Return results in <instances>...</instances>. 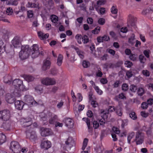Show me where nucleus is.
I'll use <instances>...</instances> for the list:
<instances>
[{
	"mask_svg": "<svg viewBox=\"0 0 153 153\" xmlns=\"http://www.w3.org/2000/svg\"><path fill=\"white\" fill-rule=\"evenodd\" d=\"M31 52V56L33 58L37 57L39 55H43L42 51L40 52L38 46L37 44L33 45L32 49H30L28 45L22 46L21 50L19 53V56L21 60H23L27 58Z\"/></svg>",
	"mask_w": 153,
	"mask_h": 153,
	"instance_id": "obj_1",
	"label": "nucleus"
},
{
	"mask_svg": "<svg viewBox=\"0 0 153 153\" xmlns=\"http://www.w3.org/2000/svg\"><path fill=\"white\" fill-rule=\"evenodd\" d=\"M12 84L15 89L18 91H24L27 90V88L23 83V81L19 79H15L12 82Z\"/></svg>",
	"mask_w": 153,
	"mask_h": 153,
	"instance_id": "obj_2",
	"label": "nucleus"
},
{
	"mask_svg": "<svg viewBox=\"0 0 153 153\" xmlns=\"http://www.w3.org/2000/svg\"><path fill=\"white\" fill-rule=\"evenodd\" d=\"M24 100L25 104L29 107H31L37 105V102L33 97L30 95H26L24 97Z\"/></svg>",
	"mask_w": 153,
	"mask_h": 153,
	"instance_id": "obj_3",
	"label": "nucleus"
},
{
	"mask_svg": "<svg viewBox=\"0 0 153 153\" xmlns=\"http://www.w3.org/2000/svg\"><path fill=\"white\" fill-rule=\"evenodd\" d=\"M10 149L14 153H19L21 151V147L18 142L13 141L11 142Z\"/></svg>",
	"mask_w": 153,
	"mask_h": 153,
	"instance_id": "obj_4",
	"label": "nucleus"
},
{
	"mask_svg": "<svg viewBox=\"0 0 153 153\" xmlns=\"http://www.w3.org/2000/svg\"><path fill=\"white\" fill-rule=\"evenodd\" d=\"M20 122L22 126L25 127L29 126L32 124V118L30 117L22 118Z\"/></svg>",
	"mask_w": 153,
	"mask_h": 153,
	"instance_id": "obj_5",
	"label": "nucleus"
},
{
	"mask_svg": "<svg viewBox=\"0 0 153 153\" xmlns=\"http://www.w3.org/2000/svg\"><path fill=\"white\" fill-rule=\"evenodd\" d=\"M10 117V111L7 109L1 111V119L3 121L9 120Z\"/></svg>",
	"mask_w": 153,
	"mask_h": 153,
	"instance_id": "obj_6",
	"label": "nucleus"
},
{
	"mask_svg": "<svg viewBox=\"0 0 153 153\" xmlns=\"http://www.w3.org/2000/svg\"><path fill=\"white\" fill-rule=\"evenodd\" d=\"M41 82L42 84L46 85H53L56 83L54 79L48 77L42 79Z\"/></svg>",
	"mask_w": 153,
	"mask_h": 153,
	"instance_id": "obj_7",
	"label": "nucleus"
},
{
	"mask_svg": "<svg viewBox=\"0 0 153 153\" xmlns=\"http://www.w3.org/2000/svg\"><path fill=\"white\" fill-rule=\"evenodd\" d=\"M134 141H135L136 144L137 145L141 144L143 143L144 138L141 136L140 132H137Z\"/></svg>",
	"mask_w": 153,
	"mask_h": 153,
	"instance_id": "obj_8",
	"label": "nucleus"
},
{
	"mask_svg": "<svg viewBox=\"0 0 153 153\" xmlns=\"http://www.w3.org/2000/svg\"><path fill=\"white\" fill-rule=\"evenodd\" d=\"M13 46L15 48L20 47L21 44L20 42V37L16 36L11 41Z\"/></svg>",
	"mask_w": 153,
	"mask_h": 153,
	"instance_id": "obj_9",
	"label": "nucleus"
},
{
	"mask_svg": "<svg viewBox=\"0 0 153 153\" xmlns=\"http://www.w3.org/2000/svg\"><path fill=\"white\" fill-rule=\"evenodd\" d=\"M41 135L43 137H46L51 134V130L49 128H41L40 129Z\"/></svg>",
	"mask_w": 153,
	"mask_h": 153,
	"instance_id": "obj_10",
	"label": "nucleus"
},
{
	"mask_svg": "<svg viewBox=\"0 0 153 153\" xmlns=\"http://www.w3.org/2000/svg\"><path fill=\"white\" fill-rule=\"evenodd\" d=\"M41 148L45 150H46L51 148V143L50 141L48 140L42 141L41 144Z\"/></svg>",
	"mask_w": 153,
	"mask_h": 153,
	"instance_id": "obj_11",
	"label": "nucleus"
},
{
	"mask_svg": "<svg viewBox=\"0 0 153 153\" xmlns=\"http://www.w3.org/2000/svg\"><path fill=\"white\" fill-rule=\"evenodd\" d=\"M101 117L102 119H101L99 120L100 124V125L103 126L105 123V119H106L108 117V113L105 112L104 110L102 109L101 110Z\"/></svg>",
	"mask_w": 153,
	"mask_h": 153,
	"instance_id": "obj_12",
	"label": "nucleus"
},
{
	"mask_svg": "<svg viewBox=\"0 0 153 153\" xmlns=\"http://www.w3.org/2000/svg\"><path fill=\"white\" fill-rule=\"evenodd\" d=\"M26 134L27 138H28L30 140H35L37 138V136L35 131H32L30 132L28 131H26Z\"/></svg>",
	"mask_w": 153,
	"mask_h": 153,
	"instance_id": "obj_13",
	"label": "nucleus"
},
{
	"mask_svg": "<svg viewBox=\"0 0 153 153\" xmlns=\"http://www.w3.org/2000/svg\"><path fill=\"white\" fill-rule=\"evenodd\" d=\"M11 123V122L9 120L4 121L1 128H3L5 130H10Z\"/></svg>",
	"mask_w": 153,
	"mask_h": 153,
	"instance_id": "obj_14",
	"label": "nucleus"
},
{
	"mask_svg": "<svg viewBox=\"0 0 153 153\" xmlns=\"http://www.w3.org/2000/svg\"><path fill=\"white\" fill-rule=\"evenodd\" d=\"M66 126L68 128H72L74 125V122L70 118H65L64 120Z\"/></svg>",
	"mask_w": 153,
	"mask_h": 153,
	"instance_id": "obj_15",
	"label": "nucleus"
},
{
	"mask_svg": "<svg viewBox=\"0 0 153 153\" xmlns=\"http://www.w3.org/2000/svg\"><path fill=\"white\" fill-rule=\"evenodd\" d=\"M24 105V102L22 101L17 100L15 102V108L18 110L22 109Z\"/></svg>",
	"mask_w": 153,
	"mask_h": 153,
	"instance_id": "obj_16",
	"label": "nucleus"
},
{
	"mask_svg": "<svg viewBox=\"0 0 153 153\" xmlns=\"http://www.w3.org/2000/svg\"><path fill=\"white\" fill-rule=\"evenodd\" d=\"M136 21V18H134L133 16H130L128 18V24H130L131 26L135 28L136 27L135 22Z\"/></svg>",
	"mask_w": 153,
	"mask_h": 153,
	"instance_id": "obj_17",
	"label": "nucleus"
},
{
	"mask_svg": "<svg viewBox=\"0 0 153 153\" xmlns=\"http://www.w3.org/2000/svg\"><path fill=\"white\" fill-rule=\"evenodd\" d=\"M6 100L8 103L12 104L15 102L16 99L14 97L12 96L10 94H7L6 96Z\"/></svg>",
	"mask_w": 153,
	"mask_h": 153,
	"instance_id": "obj_18",
	"label": "nucleus"
},
{
	"mask_svg": "<svg viewBox=\"0 0 153 153\" xmlns=\"http://www.w3.org/2000/svg\"><path fill=\"white\" fill-rule=\"evenodd\" d=\"M51 65V62L49 60H46L44 61L43 65L42 67V70L45 71L49 69Z\"/></svg>",
	"mask_w": 153,
	"mask_h": 153,
	"instance_id": "obj_19",
	"label": "nucleus"
},
{
	"mask_svg": "<svg viewBox=\"0 0 153 153\" xmlns=\"http://www.w3.org/2000/svg\"><path fill=\"white\" fill-rule=\"evenodd\" d=\"M23 77L24 79L28 82L33 81L35 78L33 76L29 75L24 74L23 75Z\"/></svg>",
	"mask_w": 153,
	"mask_h": 153,
	"instance_id": "obj_20",
	"label": "nucleus"
},
{
	"mask_svg": "<svg viewBox=\"0 0 153 153\" xmlns=\"http://www.w3.org/2000/svg\"><path fill=\"white\" fill-rule=\"evenodd\" d=\"M38 35L39 37L41 40H42L46 39L48 38L49 36V34L48 33L44 34V33L41 31L38 32Z\"/></svg>",
	"mask_w": 153,
	"mask_h": 153,
	"instance_id": "obj_21",
	"label": "nucleus"
},
{
	"mask_svg": "<svg viewBox=\"0 0 153 153\" xmlns=\"http://www.w3.org/2000/svg\"><path fill=\"white\" fill-rule=\"evenodd\" d=\"M12 78L11 76L8 75L4 77V81L6 83L10 85L11 83Z\"/></svg>",
	"mask_w": 153,
	"mask_h": 153,
	"instance_id": "obj_22",
	"label": "nucleus"
},
{
	"mask_svg": "<svg viewBox=\"0 0 153 153\" xmlns=\"http://www.w3.org/2000/svg\"><path fill=\"white\" fill-rule=\"evenodd\" d=\"M63 59V56L61 54H59L57 59L56 64L57 65L59 66H60L62 62Z\"/></svg>",
	"mask_w": 153,
	"mask_h": 153,
	"instance_id": "obj_23",
	"label": "nucleus"
},
{
	"mask_svg": "<svg viewBox=\"0 0 153 153\" xmlns=\"http://www.w3.org/2000/svg\"><path fill=\"white\" fill-rule=\"evenodd\" d=\"M2 39L4 41H7L9 39V33L7 30H4L2 32Z\"/></svg>",
	"mask_w": 153,
	"mask_h": 153,
	"instance_id": "obj_24",
	"label": "nucleus"
},
{
	"mask_svg": "<svg viewBox=\"0 0 153 153\" xmlns=\"http://www.w3.org/2000/svg\"><path fill=\"white\" fill-rule=\"evenodd\" d=\"M74 141L71 137H69L65 141V144L68 145L70 147H71L72 146V144L74 143Z\"/></svg>",
	"mask_w": 153,
	"mask_h": 153,
	"instance_id": "obj_25",
	"label": "nucleus"
},
{
	"mask_svg": "<svg viewBox=\"0 0 153 153\" xmlns=\"http://www.w3.org/2000/svg\"><path fill=\"white\" fill-rule=\"evenodd\" d=\"M58 117L56 115H54L52 117H51L49 120V123L50 124H54L56 121L58 120Z\"/></svg>",
	"mask_w": 153,
	"mask_h": 153,
	"instance_id": "obj_26",
	"label": "nucleus"
},
{
	"mask_svg": "<svg viewBox=\"0 0 153 153\" xmlns=\"http://www.w3.org/2000/svg\"><path fill=\"white\" fill-rule=\"evenodd\" d=\"M135 133L134 132H132L129 133L127 137L128 142V143H131V139L134 136Z\"/></svg>",
	"mask_w": 153,
	"mask_h": 153,
	"instance_id": "obj_27",
	"label": "nucleus"
},
{
	"mask_svg": "<svg viewBox=\"0 0 153 153\" xmlns=\"http://www.w3.org/2000/svg\"><path fill=\"white\" fill-rule=\"evenodd\" d=\"M82 36L80 34H77L75 36V39L76 40L77 42L79 44H82V41H81V39H82Z\"/></svg>",
	"mask_w": 153,
	"mask_h": 153,
	"instance_id": "obj_28",
	"label": "nucleus"
},
{
	"mask_svg": "<svg viewBox=\"0 0 153 153\" xmlns=\"http://www.w3.org/2000/svg\"><path fill=\"white\" fill-rule=\"evenodd\" d=\"M126 99V97L123 93L120 94L119 95L115 97L114 99L117 101H118L120 99Z\"/></svg>",
	"mask_w": 153,
	"mask_h": 153,
	"instance_id": "obj_29",
	"label": "nucleus"
},
{
	"mask_svg": "<svg viewBox=\"0 0 153 153\" xmlns=\"http://www.w3.org/2000/svg\"><path fill=\"white\" fill-rule=\"evenodd\" d=\"M88 141V139L87 138H85L84 139L82 148V150H84L85 149L87 146Z\"/></svg>",
	"mask_w": 153,
	"mask_h": 153,
	"instance_id": "obj_30",
	"label": "nucleus"
},
{
	"mask_svg": "<svg viewBox=\"0 0 153 153\" xmlns=\"http://www.w3.org/2000/svg\"><path fill=\"white\" fill-rule=\"evenodd\" d=\"M116 112L117 114L120 116H122L123 114V111L122 108L120 107H118L115 109Z\"/></svg>",
	"mask_w": 153,
	"mask_h": 153,
	"instance_id": "obj_31",
	"label": "nucleus"
},
{
	"mask_svg": "<svg viewBox=\"0 0 153 153\" xmlns=\"http://www.w3.org/2000/svg\"><path fill=\"white\" fill-rule=\"evenodd\" d=\"M28 7L32 8H37L39 7V4L38 3H32V2H28Z\"/></svg>",
	"mask_w": 153,
	"mask_h": 153,
	"instance_id": "obj_32",
	"label": "nucleus"
},
{
	"mask_svg": "<svg viewBox=\"0 0 153 153\" xmlns=\"http://www.w3.org/2000/svg\"><path fill=\"white\" fill-rule=\"evenodd\" d=\"M129 117L132 120H135L137 119V117L136 113L134 111H131L129 114Z\"/></svg>",
	"mask_w": 153,
	"mask_h": 153,
	"instance_id": "obj_33",
	"label": "nucleus"
},
{
	"mask_svg": "<svg viewBox=\"0 0 153 153\" xmlns=\"http://www.w3.org/2000/svg\"><path fill=\"white\" fill-rule=\"evenodd\" d=\"M82 40L84 44H86L89 42V39L88 37L86 35L82 36Z\"/></svg>",
	"mask_w": 153,
	"mask_h": 153,
	"instance_id": "obj_34",
	"label": "nucleus"
},
{
	"mask_svg": "<svg viewBox=\"0 0 153 153\" xmlns=\"http://www.w3.org/2000/svg\"><path fill=\"white\" fill-rule=\"evenodd\" d=\"M6 140V136L2 133H1V145L5 142Z\"/></svg>",
	"mask_w": 153,
	"mask_h": 153,
	"instance_id": "obj_35",
	"label": "nucleus"
},
{
	"mask_svg": "<svg viewBox=\"0 0 153 153\" xmlns=\"http://www.w3.org/2000/svg\"><path fill=\"white\" fill-rule=\"evenodd\" d=\"M135 36L134 34H132L130 37L128 39V42L129 43L133 45L134 42Z\"/></svg>",
	"mask_w": 153,
	"mask_h": 153,
	"instance_id": "obj_36",
	"label": "nucleus"
},
{
	"mask_svg": "<svg viewBox=\"0 0 153 153\" xmlns=\"http://www.w3.org/2000/svg\"><path fill=\"white\" fill-rule=\"evenodd\" d=\"M130 59L133 61H136L137 58V54L131 53L129 56Z\"/></svg>",
	"mask_w": 153,
	"mask_h": 153,
	"instance_id": "obj_37",
	"label": "nucleus"
},
{
	"mask_svg": "<svg viewBox=\"0 0 153 153\" xmlns=\"http://www.w3.org/2000/svg\"><path fill=\"white\" fill-rule=\"evenodd\" d=\"M115 110V108L114 106H110L108 108L107 111L104 110L105 112H106L108 113V114L109 112H111Z\"/></svg>",
	"mask_w": 153,
	"mask_h": 153,
	"instance_id": "obj_38",
	"label": "nucleus"
},
{
	"mask_svg": "<svg viewBox=\"0 0 153 153\" xmlns=\"http://www.w3.org/2000/svg\"><path fill=\"white\" fill-rule=\"evenodd\" d=\"M144 89L142 88H140L138 89L137 93L138 95L142 96L144 94Z\"/></svg>",
	"mask_w": 153,
	"mask_h": 153,
	"instance_id": "obj_39",
	"label": "nucleus"
},
{
	"mask_svg": "<svg viewBox=\"0 0 153 153\" xmlns=\"http://www.w3.org/2000/svg\"><path fill=\"white\" fill-rule=\"evenodd\" d=\"M1 45V52L3 53L4 52L6 51V45L4 44L3 41L1 42V45Z\"/></svg>",
	"mask_w": 153,
	"mask_h": 153,
	"instance_id": "obj_40",
	"label": "nucleus"
},
{
	"mask_svg": "<svg viewBox=\"0 0 153 153\" xmlns=\"http://www.w3.org/2000/svg\"><path fill=\"white\" fill-rule=\"evenodd\" d=\"M111 12L112 14H116L117 13L118 10L116 6H113L111 9Z\"/></svg>",
	"mask_w": 153,
	"mask_h": 153,
	"instance_id": "obj_41",
	"label": "nucleus"
},
{
	"mask_svg": "<svg viewBox=\"0 0 153 153\" xmlns=\"http://www.w3.org/2000/svg\"><path fill=\"white\" fill-rule=\"evenodd\" d=\"M100 27H96L94 30L91 31V33L94 34H97L100 31Z\"/></svg>",
	"mask_w": 153,
	"mask_h": 153,
	"instance_id": "obj_42",
	"label": "nucleus"
},
{
	"mask_svg": "<svg viewBox=\"0 0 153 153\" xmlns=\"http://www.w3.org/2000/svg\"><path fill=\"white\" fill-rule=\"evenodd\" d=\"M94 88L98 94L101 95L102 94L103 91L99 88L98 86H95Z\"/></svg>",
	"mask_w": 153,
	"mask_h": 153,
	"instance_id": "obj_43",
	"label": "nucleus"
},
{
	"mask_svg": "<svg viewBox=\"0 0 153 153\" xmlns=\"http://www.w3.org/2000/svg\"><path fill=\"white\" fill-rule=\"evenodd\" d=\"M51 19L52 22L54 23H56L58 21V18L55 15H52L51 16Z\"/></svg>",
	"mask_w": 153,
	"mask_h": 153,
	"instance_id": "obj_44",
	"label": "nucleus"
},
{
	"mask_svg": "<svg viewBox=\"0 0 153 153\" xmlns=\"http://www.w3.org/2000/svg\"><path fill=\"white\" fill-rule=\"evenodd\" d=\"M124 64L126 67L129 68L131 67L133 65L132 62L129 61H126Z\"/></svg>",
	"mask_w": 153,
	"mask_h": 153,
	"instance_id": "obj_45",
	"label": "nucleus"
},
{
	"mask_svg": "<svg viewBox=\"0 0 153 153\" xmlns=\"http://www.w3.org/2000/svg\"><path fill=\"white\" fill-rule=\"evenodd\" d=\"M101 69L99 68H98V71L96 73V76L97 77H101L103 75V74L101 71Z\"/></svg>",
	"mask_w": 153,
	"mask_h": 153,
	"instance_id": "obj_46",
	"label": "nucleus"
},
{
	"mask_svg": "<svg viewBox=\"0 0 153 153\" xmlns=\"http://www.w3.org/2000/svg\"><path fill=\"white\" fill-rule=\"evenodd\" d=\"M122 90L124 91H127L128 88V86L126 83H123L122 86Z\"/></svg>",
	"mask_w": 153,
	"mask_h": 153,
	"instance_id": "obj_47",
	"label": "nucleus"
},
{
	"mask_svg": "<svg viewBox=\"0 0 153 153\" xmlns=\"http://www.w3.org/2000/svg\"><path fill=\"white\" fill-rule=\"evenodd\" d=\"M137 89V86L133 85H131L130 87V90L132 92H135Z\"/></svg>",
	"mask_w": 153,
	"mask_h": 153,
	"instance_id": "obj_48",
	"label": "nucleus"
},
{
	"mask_svg": "<svg viewBox=\"0 0 153 153\" xmlns=\"http://www.w3.org/2000/svg\"><path fill=\"white\" fill-rule=\"evenodd\" d=\"M64 102L63 100H61L60 102H59L57 105L56 107L58 109L61 108L63 105Z\"/></svg>",
	"mask_w": 153,
	"mask_h": 153,
	"instance_id": "obj_49",
	"label": "nucleus"
},
{
	"mask_svg": "<svg viewBox=\"0 0 153 153\" xmlns=\"http://www.w3.org/2000/svg\"><path fill=\"white\" fill-rule=\"evenodd\" d=\"M90 63L88 61L84 60L82 62V65L84 68H87L89 66Z\"/></svg>",
	"mask_w": 153,
	"mask_h": 153,
	"instance_id": "obj_50",
	"label": "nucleus"
},
{
	"mask_svg": "<svg viewBox=\"0 0 153 153\" xmlns=\"http://www.w3.org/2000/svg\"><path fill=\"white\" fill-rule=\"evenodd\" d=\"M27 16L28 18H32L33 16V13L32 10H29L27 12Z\"/></svg>",
	"mask_w": 153,
	"mask_h": 153,
	"instance_id": "obj_51",
	"label": "nucleus"
},
{
	"mask_svg": "<svg viewBox=\"0 0 153 153\" xmlns=\"http://www.w3.org/2000/svg\"><path fill=\"white\" fill-rule=\"evenodd\" d=\"M139 59L140 62L143 63H144L146 60L144 56L142 54L139 56Z\"/></svg>",
	"mask_w": 153,
	"mask_h": 153,
	"instance_id": "obj_52",
	"label": "nucleus"
},
{
	"mask_svg": "<svg viewBox=\"0 0 153 153\" xmlns=\"http://www.w3.org/2000/svg\"><path fill=\"white\" fill-rule=\"evenodd\" d=\"M93 124V126L95 129H97L99 127V123L97 121H94Z\"/></svg>",
	"mask_w": 153,
	"mask_h": 153,
	"instance_id": "obj_53",
	"label": "nucleus"
},
{
	"mask_svg": "<svg viewBox=\"0 0 153 153\" xmlns=\"http://www.w3.org/2000/svg\"><path fill=\"white\" fill-rule=\"evenodd\" d=\"M105 3V0H99L97 1V5L100 6L104 4Z\"/></svg>",
	"mask_w": 153,
	"mask_h": 153,
	"instance_id": "obj_54",
	"label": "nucleus"
},
{
	"mask_svg": "<svg viewBox=\"0 0 153 153\" xmlns=\"http://www.w3.org/2000/svg\"><path fill=\"white\" fill-rule=\"evenodd\" d=\"M105 22V19L103 18H100L98 20V23L101 25L104 24Z\"/></svg>",
	"mask_w": 153,
	"mask_h": 153,
	"instance_id": "obj_55",
	"label": "nucleus"
},
{
	"mask_svg": "<svg viewBox=\"0 0 153 153\" xmlns=\"http://www.w3.org/2000/svg\"><path fill=\"white\" fill-rule=\"evenodd\" d=\"M143 74L146 76H149L150 75L149 72L147 70H143L142 71Z\"/></svg>",
	"mask_w": 153,
	"mask_h": 153,
	"instance_id": "obj_56",
	"label": "nucleus"
},
{
	"mask_svg": "<svg viewBox=\"0 0 153 153\" xmlns=\"http://www.w3.org/2000/svg\"><path fill=\"white\" fill-rule=\"evenodd\" d=\"M35 90L38 92L41 93L42 92V86H39L35 88Z\"/></svg>",
	"mask_w": 153,
	"mask_h": 153,
	"instance_id": "obj_57",
	"label": "nucleus"
},
{
	"mask_svg": "<svg viewBox=\"0 0 153 153\" xmlns=\"http://www.w3.org/2000/svg\"><path fill=\"white\" fill-rule=\"evenodd\" d=\"M126 75L128 78H131L133 75L132 72L131 71H126Z\"/></svg>",
	"mask_w": 153,
	"mask_h": 153,
	"instance_id": "obj_58",
	"label": "nucleus"
},
{
	"mask_svg": "<svg viewBox=\"0 0 153 153\" xmlns=\"http://www.w3.org/2000/svg\"><path fill=\"white\" fill-rule=\"evenodd\" d=\"M79 7L81 9L84 11H86V7L85 4L84 3H82L79 5Z\"/></svg>",
	"mask_w": 153,
	"mask_h": 153,
	"instance_id": "obj_59",
	"label": "nucleus"
},
{
	"mask_svg": "<svg viewBox=\"0 0 153 153\" xmlns=\"http://www.w3.org/2000/svg\"><path fill=\"white\" fill-rule=\"evenodd\" d=\"M120 84V82L119 80H116L112 85L113 87L116 88L118 87Z\"/></svg>",
	"mask_w": 153,
	"mask_h": 153,
	"instance_id": "obj_60",
	"label": "nucleus"
},
{
	"mask_svg": "<svg viewBox=\"0 0 153 153\" xmlns=\"http://www.w3.org/2000/svg\"><path fill=\"white\" fill-rule=\"evenodd\" d=\"M148 105L146 102H144L142 103L141 107L143 109H146L148 108Z\"/></svg>",
	"mask_w": 153,
	"mask_h": 153,
	"instance_id": "obj_61",
	"label": "nucleus"
},
{
	"mask_svg": "<svg viewBox=\"0 0 153 153\" xmlns=\"http://www.w3.org/2000/svg\"><path fill=\"white\" fill-rule=\"evenodd\" d=\"M6 12L8 15H11L13 13V10L12 8L9 7L7 9Z\"/></svg>",
	"mask_w": 153,
	"mask_h": 153,
	"instance_id": "obj_62",
	"label": "nucleus"
},
{
	"mask_svg": "<svg viewBox=\"0 0 153 153\" xmlns=\"http://www.w3.org/2000/svg\"><path fill=\"white\" fill-rule=\"evenodd\" d=\"M10 4L16 6L17 5L18 2L17 0H11L10 1Z\"/></svg>",
	"mask_w": 153,
	"mask_h": 153,
	"instance_id": "obj_63",
	"label": "nucleus"
},
{
	"mask_svg": "<svg viewBox=\"0 0 153 153\" xmlns=\"http://www.w3.org/2000/svg\"><path fill=\"white\" fill-rule=\"evenodd\" d=\"M112 130L115 134H118L120 133L119 129L116 127H113L112 128Z\"/></svg>",
	"mask_w": 153,
	"mask_h": 153,
	"instance_id": "obj_64",
	"label": "nucleus"
}]
</instances>
